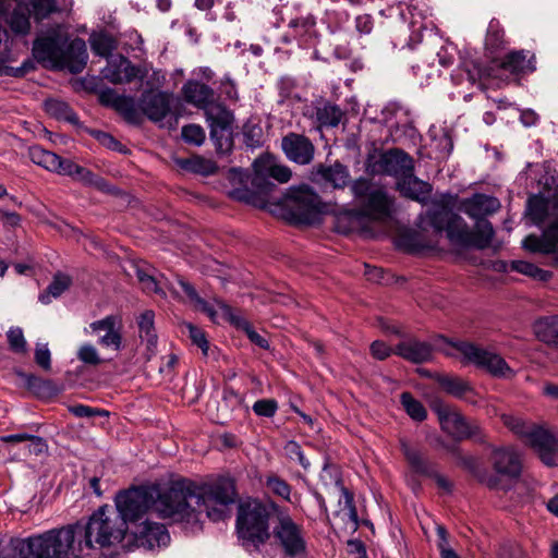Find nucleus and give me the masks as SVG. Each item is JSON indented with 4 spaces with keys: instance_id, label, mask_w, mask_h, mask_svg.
<instances>
[{
    "instance_id": "obj_26",
    "label": "nucleus",
    "mask_w": 558,
    "mask_h": 558,
    "mask_svg": "<svg viewBox=\"0 0 558 558\" xmlns=\"http://www.w3.org/2000/svg\"><path fill=\"white\" fill-rule=\"evenodd\" d=\"M494 470L504 476L519 477L522 470L521 460L514 450L495 448L492 453Z\"/></svg>"
},
{
    "instance_id": "obj_23",
    "label": "nucleus",
    "mask_w": 558,
    "mask_h": 558,
    "mask_svg": "<svg viewBox=\"0 0 558 558\" xmlns=\"http://www.w3.org/2000/svg\"><path fill=\"white\" fill-rule=\"evenodd\" d=\"M397 190L403 197L425 205L429 199L433 186L430 183L415 177L414 172H409L397 181Z\"/></svg>"
},
{
    "instance_id": "obj_58",
    "label": "nucleus",
    "mask_w": 558,
    "mask_h": 558,
    "mask_svg": "<svg viewBox=\"0 0 558 558\" xmlns=\"http://www.w3.org/2000/svg\"><path fill=\"white\" fill-rule=\"evenodd\" d=\"M375 189L373 187V183L371 180L366 178L356 179L352 185L351 191L356 199L361 203L364 201Z\"/></svg>"
},
{
    "instance_id": "obj_46",
    "label": "nucleus",
    "mask_w": 558,
    "mask_h": 558,
    "mask_svg": "<svg viewBox=\"0 0 558 558\" xmlns=\"http://www.w3.org/2000/svg\"><path fill=\"white\" fill-rule=\"evenodd\" d=\"M28 4L36 21L46 20L59 11L57 0H28Z\"/></svg>"
},
{
    "instance_id": "obj_61",
    "label": "nucleus",
    "mask_w": 558,
    "mask_h": 558,
    "mask_svg": "<svg viewBox=\"0 0 558 558\" xmlns=\"http://www.w3.org/2000/svg\"><path fill=\"white\" fill-rule=\"evenodd\" d=\"M35 362L44 371L51 369V353L47 344H37L35 349Z\"/></svg>"
},
{
    "instance_id": "obj_8",
    "label": "nucleus",
    "mask_w": 558,
    "mask_h": 558,
    "mask_svg": "<svg viewBox=\"0 0 558 558\" xmlns=\"http://www.w3.org/2000/svg\"><path fill=\"white\" fill-rule=\"evenodd\" d=\"M275 510L272 531L276 544L287 557H303L307 554L305 532L301 524L291 517L289 509L280 505H271Z\"/></svg>"
},
{
    "instance_id": "obj_36",
    "label": "nucleus",
    "mask_w": 558,
    "mask_h": 558,
    "mask_svg": "<svg viewBox=\"0 0 558 558\" xmlns=\"http://www.w3.org/2000/svg\"><path fill=\"white\" fill-rule=\"evenodd\" d=\"M534 331L541 341L558 347V316L537 320L534 325Z\"/></svg>"
},
{
    "instance_id": "obj_9",
    "label": "nucleus",
    "mask_w": 558,
    "mask_h": 558,
    "mask_svg": "<svg viewBox=\"0 0 558 558\" xmlns=\"http://www.w3.org/2000/svg\"><path fill=\"white\" fill-rule=\"evenodd\" d=\"M177 482H185L189 483V497H186V514L189 518H183V520H173V523H180L183 525L185 530H189L193 533L198 532L203 529L204 519L207 518L214 522H218L225 520L228 515L227 507L228 506H210L214 504L213 501L206 499L204 495H202L201 488L192 481L186 478L177 480Z\"/></svg>"
},
{
    "instance_id": "obj_34",
    "label": "nucleus",
    "mask_w": 558,
    "mask_h": 558,
    "mask_svg": "<svg viewBox=\"0 0 558 558\" xmlns=\"http://www.w3.org/2000/svg\"><path fill=\"white\" fill-rule=\"evenodd\" d=\"M88 41L93 53L107 60L118 47L116 38L107 32H93Z\"/></svg>"
},
{
    "instance_id": "obj_43",
    "label": "nucleus",
    "mask_w": 558,
    "mask_h": 558,
    "mask_svg": "<svg viewBox=\"0 0 558 558\" xmlns=\"http://www.w3.org/2000/svg\"><path fill=\"white\" fill-rule=\"evenodd\" d=\"M511 269L544 282L548 281L553 276L550 271L544 270L536 265L525 260H513L511 263Z\"/></svg>"
},
{
    "instance_id": "obj_55",
    "label": "nucleus",
    "mask_w": 558,
    "mask_h": 558,
    "mask_svg": "<svg viewBox=\"0 0 558 558\" xmlns=\"http://www.w3.org/2000/svg\"><path fill=\"white\" fill-rule=\"evenodd\" d=\"M252 409L258 416L272 417L278 410V402L275 399H259Z\"/></svg>"
},
{
    "instance_id": "obj_4",
    "label": "nucleus",
    "mask_w": 558,
    "mask_h": 558,
    "mask_svg": "<svg viewBox=\"0 0 558 558\" xmlns=\"http://www.w3.org/2000/svg\"><path fill=\"white\" fill-rule=\"evenodd\" d=\"M33 54L38 61H48L54 70H66L78 74L86 68L88 52L81 37L69 40L58 33L37 38L33 44Z\"/></svg>"
},
{
    "instance_id": "obj_32",
    "label": "nucleus",
    "mask_w": 558,
    "mask_h": 558,
    "mask_svg": "<svg viewBox=\"0 0 558 558\" xmlns=\"http://www.w3.org/2000/svg\"><path fill=\"white\" fill-rule=\"evenodd\" d=\"M507 45L505 31L497 19H492L485 37L486 53L494 59L495 54L505 49Z\"/></svg>"
},
{
    "instance_id": "obj_12",
    "label": "nucleus",
    "mask_w": 558,
    "mask_h": 558,
    "mask_svg": "<svg viewBox=\"0 0 558 558\" xmlns=\"http://www.w3.org/2000/svg\"><path fill=\"white\" fill-rule=\"evenodd\" d=\"M209 136L218 154H228L233 147V114L225 106L217 105L207 111Z\"/></svg>"
},
{
    "instance_id": "obj_18",
    "label": "nucleus",
    "mask_w": 558,
    "mask_h": 558,
    "mask_svg": "<svg viewBox=\"0 0 558 558\" xmlns=\"http://www.w3.org/2000/svg\"><path fill=\"white\" fill-rule=\"evenodd\" d=\"M401 450L413 472L435 480L438 487L445 492H452L451 482L439 474L435 465L426 460L418 450L411 448L405 441L401 442Z\"/></svg>"
},
{
    "instance_id": "obj_20",
    "label": "nucleus",
    "mask_w": 558,
    "mask_h": 558,
    "mask_svg": "<svg viewBox=\"0 0 558 558\" xmlns=\"http://www.w3.org/2000/svg\"><path fill=\"white\" fill-rule=\"evenodd\" d=\"M281 147L287 158L298 165H308L314 158L315 147L303 134L288 133L281 140Z\"/></svg>"
},
{
    "instance_id": "obj_57",
    "label": "nucleus",
    "mask_w": 558,
    "mask_h": 558,
    "mask_svg": "<svg viewBox=\"0 0 558 558\" xmlns=\"http://www.w3.org/2000/svg\"><path fill=\"white\" fill-rule=\"evenodd\" d=\"M77 357L87 365L97 366L102 363L96 348L89 343H85L80 348Z\"/></svg>"
},
{
    "instance_id": "obj_22",
    "label": "nucleus",
    "mask_w": 558,
    "mask_h": 558,
    "mask_svg": "<svg viewBox=\"0 0 558 558\" xmlns=\"http://www.w3.org/2000/svg\"><path fill=\"white\" fill-rule=\"evenodd\" d=\"M181 93L183 99L187 104L193 105L198 109L205 110L206 113L208 110L216 107L213 106L215 100V92L205 83L195 80H189L183 84Z\"/></svg>"
},
{
    "instance_id": "obj_11",
    "label": "nucleus",
    "mask_w": 558,
    "mask_h": 558,
    "mask_svg": "<svg viewBox=\"0 0 558 558\" xmlns=\"http://www.w3.org/2000/svg\"><path fill=\"white\" fill-rule=\"evenodd\" d=\"M362 209H350L337 217V229L343 233L355 230L366 218L384 219L391 215L392 201L387 192L375 189L361 203Z\"/></svg>"
},
{
    "instance_id": "obj_16",
    "label": "nucleus",
    "mask_w": 558,
    "mask_h": 558,
    "mask_svg": "<svg viewBox=\"0 0 558 558\" xmlns=\"http://www.w3.org/2000/svg\"><path fill=\"white\" fill-rule=\"evenodd\" d=\"M373 167L375 172L395 177L399 181L409 172H414V160L402 149L392 148L381 154Z\"/></svg>"
},
{
    "instance_id": "obj_52",
    "label": "nucleus",
    "mask_w": 558,
    "mask_h": 558,
    "mask_svg": "<svg viewBox=\"0 0 558 558\" xmlns=\"http://www.w3.org/2000/svg\"><path fill=\"white\" fill-rule=\"evenodd\" d=\"M527 209L531 218L536 225L544 222L547 217V204L542 198L529 199Z\"/></svg>"
},
{
    "instance_id": "obj_30",
    "label": "nucleus",
    "mask_w": 558,
    "mask_h": 558,
    "mask_svg": "<svg viewBox=\"0 0 558 558\" xmlns=\"http://www.w3.org/2000/svg\"><path fill=\"white\" fill-rule=\"evenodd\" d=\"M435 411L438 414V418L442 424V428L446 425H451L453 428V436L456 439H466L469 421L460 413L452 412L447 405L440 404L435 407Z\"/></svg>"
},
{
    "instance_id": "obj_56",
    "label": "nucleus",
    "mask_w": 558,
    "mask_h": 558,
    "mask_svg": "<svg viewBox=\"0 0 558 558\" xmlns=\"http://www.w3.org/2000/svg\"><path fill=\"white\" fill-rule=\"evenodd\" d=\"M244 143L250 147H257L262 144L263 131L256 124L245 123L243 126Z\"/></svg>"
},
{
    "instance_id": "obj_50",
    "label": "nucleus",
    "mask_w": 558,
    "mask_h": 558,
    "mask_svg": "<svg viewBox=\"0 0 558 558\" xmlns=\"http://www.w3.org/2000/svg\"><path fill=\"white\" fill-rule=\"evenodd\" d=\"M182 138L187 144L199 146L205 141V132L202 126L197 124H187L182 128Z\"/></svg>"
},
{
    "instance_id": "obj_37",
    "label": "nucleus",
    "mask_w": 558,
    "mask_h": 558,
    "mask_svg": "<svg viewBox=\"0 0 558 558\" xmlns=\"http://www.w3.org/2000/svg\"><path fill=\"white\" fill-rule=\"evenodd\" d=\"M45 109L49 116L58 120H64L74 125H77L80 122L77 114L65 101L48 99L45 102Z\"/></svg>"
},
{
    "instance_id": "obj_39",
    "label": "nucleus",
    "mask_w": 558,
    "mask_h": 558,
    "mask_svg": "<svg viewBox=\"0 0 558 558\" xmlns=\"http://www.w3.org/2000/svg\"><path fill=\"white\" fill-rule=\"evenodd\" d=\"M71 279L65 275H56L52 281L48 284L47 289L41 292L38 300L43 304H49L51 299L59 298L65 290L69 289Z\"/></svg>"
},
{
    "instance_id": "obj_63",
    "label": "nucleus",
    "mask_w": 558,
    "mask_h": 558,
    "mask_svg": "<svg viewBox=\"0 0 558 558\" xmlns=\"http://www.w3.org/2000/svg\"><path fill=\"white\" fill-rule=\"evenodd\" d=\"M222 401L232 411L239 409L243 403V397L232 387L226 386L222 390Z\"/></svg>"
},
{
    "instance_id": "obj_6",
    "label": "nucleus",
    "mask_w": 558,
    "mask_h": 558,
    "mask_svg": "<svg viewBox=\"0 0 558 558\" xmlns=\"http://www.w3.org/2000/svg\"><path fill=\"white\" fill-rule=\"evenodd\" d=\"M326 204L308 185L290 187L283 198L284 218L293 225H315L326 213Z\"/></svg>"
},
{
    "instance_id": "obj_25",
    "label": "nucleus",
    "mask_w": 558,
    "mask_h": 558,
    "mask_svg": "<svg viewBox=\"0 0 558 558\" xmlns=\"http://www.w3.org/2000/svg\"><path fill=\"white\" fill-rule=\"evenodd\" d=\"M500 68L515 75L531 74L536 71V57L529 50H513L505 56Z\"/></svg>"
},
{
    "instance_id": "obj_15",
    "label": "nucleus",
    "mask_w": 558,
    "mask_h": 558,
    "mask_svg": "<svg viewBox=\"0 0 558 558\" xmlns=\"http://www.w3.org/2000/svg\"><path fill=\"white\" fill-rule=\"evenodd\" d=\"M174 96L170 92L145 89L138 98V107L153 122H160L172 111Z\"/></svg>"
},
{
    "instance_id": "obj_31",
    "label": "nucleus",
    "mask_w": 558,
    "mask_h": 558,
    "mask_svg": "<svg viewBox=\"0 0 558 558\" xmlns=\"http://www.w3.org/2000/svg\"><path fill=\"white\" fill-rule=\"evenodd\" d=\"M73 180L82 183L83 185L93 186L99 192L109 195L117 196L120 194V190L116 185L110 184L105 178L82 166H78Z\"/></svg>"
},
{
    "instance_id": "obj_40",
    "label": "nucleus",
    "mask_w": 558,
    "mask_h": 558,
    "mask_svg": "<svg viewBox=\"0 0 558 558\" xmlns=\"http://www.w3.org/2000/svg\"><path fill=\"white\" fill-rule=\"evenodd\" d=\"M178 283L185 293L186 298L190 300V302L194 303L202 312L206 313L210 318L215 317L216 312L214 307L198 295L196 289L192 283L184 280L182 277H178Z\"/></svg>"
},
{
    "instance_id": "obj_53",
    "label": "nucleus",
    "mask_w": 558,
    "mask_h": 558,
    "mask_svg": "<svg viewBox=\"0 0 558 558\" xmlns=\"http://www.w3.org/2000/svg\"><path fill=\"white\" fill-rule=\"evenodd\" d=\"M541 236L545 243V251H549L550 254L555 253L558 247V219L551 222Z\"/></svg>"
},
{
    "instance_id": "obj_10",
    "label": "nucleus",
    "mask_w": 558,
    "mask_h": 558,
    "mask_svg": "<svg viewBox=\"0 0 558 558\" xmlns=\"http://www.w3.org/2000/svg\"><path fill=\"white\" fill-rule=\"evenodd\" d=\"M437 339L458 350L463 356V362L475 365L493 377L510 378L514 375L506 360L495 352L469 341H454L442 335H438Z\"/></svg>"
},
{
    "instance_id": "obj_19",
    "label": "nucleus",
    "mask_w": 558,
    "mask_h": 558,
    "mask_svg": "<svg viewBox=\"0 0 558 558\" xmlns=\"http://www.w3.org/2000/svg\"><path fill=\"white\" fill-rule=\"evenodd\" d=\"M104 78L118 85L131 83L137 77H143L141 69L134 65L129 58L123 54H116L107 60V65L101 70Z\"/></svg>"
},
{
    "instance_id": "obj_1",
    "label": "nucleus",
    "mask_w": 558,
    "mask_h": 558,
    "mask_svg": "<svg viewBox=\"0 0 558 558\" xmlns=\"http://www.w3.org/2000/svg\"><path fill=\"white\" fill-rule=\"evenodd\" d=\"M434 201L433 206L426 210L425 219L436 233L445 232L448 241L457 247L485 250L489 247L495 230L486 216L499 210L501 204L495 196L474 193L463 198L460 209L470 218L476 220L472 230L466 221L450 207L452 196Z\"/></svg>"
},
{
    "instance_id": "obj_28",
    "label": "nucleus",
    "mask_w": 558,
    "mask_h": 558,
    "mask_svg": "<svg viewBox=\"0 0 558 558\" xmlns=\"http://www.w3.org/2000/svg\"><path fill=\"white\" fill-rule=\"evenodd\" d=\"M216 304L223 312V314L228 317L229 322L235 326L238 329L245 332L248 340L260 349L268 350L269 342L268 340L259 335L251 325V323L244 317L238 316L233 313V310L230 305L225 303L221 300H215Z\"/></svg>"
},
{
    "instance_id": "obj_51",
    "label": "nucleus",
    "mask_w": 558,
    "mask_h": 558,
    "mask_svg": "<svg viewBox=\"0 0 558 558\" xmlns=\"http://www.w3.org/2000/svg\"><path fill=\"white\" fill-rule=\"evenodd\" d=\"M10 349L15 353L26 352V340L20 327H12L7 332Z\"/></svg>"
},
{
    "instance_id": "obj_54",
    "label": "nucleus",
    "mask_w": 558,
    "mask_h": 558,
    "mask_svg": "<svg viewBox=\"0 0 558 558\" xmlns=\"http://www.w3.org/2000/svg\"><path fill=\"white\" fill-rule=\"evenodd\" d=\"M136 277L140 281V283L143 286V290L148 293H156L160 295H165V292L159 287L158 281L156 278L149 274H147L145 270L137 268L136 270Z\"/></svg>"
},
{
    "instance_id": "obj_21",
    "label": "nucleus",
    "mask_w": 558,
    "mask_h": 558,
    "mask_svg": "<svg viewBox=\"0 0 558 558\" xmlns=\"http://www.w3.org/2000/svg\"><path fill=\"white\" fill-rule=\"evenodd\" d=\"M94 332L105 331L99 336L98 343L104 348H111L119 351L122 348V323L116 315H108L102 319L95 320L89 325Z\"/></svg>"
},
{
    "instance_id": "obj_60",
    "label": "nucleus",
    "mask_w": 558,
    "mask_h": 558,
    "mask_svg": "<svg viewBox=\"0 0 558 558\" xmlns=\"http://www.w3.org/2000/svg\"><path fill=\"white\" fill-rule=\"evenodd\" d=\"M186 328L189 330L190 338L192 342L197 345L199 349H202L204 354H207L209 343L206 338L205 332L199 329L198 327L194 326L193 324H186Z\"/></svg>"
},
{
    "instance_id": "obj_49",
    "label": "nucleus",
    "mask_w": 558,
    "mask_h": 558,
    "mask_svg": "<svg viewBox=\"0 0 558 558\" xmlns=\"http://www.w3.org/2000/svg\"><path fill=\"white\" fill-rule=\"evenodd\" d=\"M90 135L96 138L104 147L110 150L119 151L122 154L129 153V149L110 133L100 130H94L90 132Z\"/></svg>"
},
{
    "instance_id": "obj_42",
    "label": "nucleus",
    "mask_w": 558,
    "mask_h": 558,
    "mask_svg": "<svg viewBox=\"0 0 558 558\" xmlns=\"http://www.w3.org/2000/svg\"><path fill=\"white\" fill-rule=\"evenodd\" d=\"M154 318V312L147 310L140 315L137 322L141 338L145 339L149 345H156L157 343Z\"/></svg>"
},
{
    "instance_id": "obj_44",
    "label": "nucleus",
    "mask_w": 558,
    "mask_h": 558,
    "mask_svg": "<svg viewBox=\"0 0 558 558\" xmlns=\"http://www.w3.org/2000/svg\"><path fill=\"white\" fill-rule=\"evenodd\" d=\"M114 110L119 112L128 123L138 124L141 122V114L131 96L122 95Z\"/></svg>"
},
{
    "instance_id": "obj_64",
    "label": "nucleus",
    "mask_w": 558,
    "mask_h": 558,
    "mask_svg": "<svg viewBox=\"0 0 558 558\" xmlns=\"http://www.w3.org/2000/svg\"><path fill=\"white\" fill-rule=\"evenodd\" d=\"M522 246L532 253L550 254L549 251H545V243L542 236L535 234H529L523 241Z\"/></svg>"
},
{
    "instance_id": "obj_3",
    "label": "nucleus",
    "mask_w": 558,
    "mask_h": 558,
    "mask_svg": "<svg viewBox=\"0 0 558 558\" xmlns=\"http://www.w3.org/2000/svg\"><path fill=\"white\" fill-rule=\"evenodd\" d=\"M0 558H80L73 531L57 527L25 538L13 537L0 549Z\"/></svg>"
},
{
    "instance_id": "obj_5",
    "label": "nucleus",
    "mask_w": 558,
    "mask_h": 558,
    "mask_svg": "<svg viewBox=\"0 0 558 558\" xmlns=\"http://www.w3.org/2000/svg\"><path fill=\"white\" fill-rule=\"evenodd\" d=\"M271 505H278L269 499L263 502L250 499L239 505L236 515V532L243 545H252L256 549L267 543L271 537L269 530L270 515L275 517Z\"/></svg>"
},
{
    "instance_id": "obj_29",
    "label": "nucleus",
    "mask_w": 558,
    "mask_h": 558,
    "mask_svg": "<svg viewBox=\"0 0 558 558\" xmlns=\"http://www.w3.org/2000/svg\"><path fill=\"white\" fill-rule=\"evenodd\" d=\"M314 180L330 184L333 189H343L349 182V170L340 162L331 166L319 165L313 172Z\"/></svg>"
},
{
    "instance_id": "obj_41",
    "label": "nucleus",
    "mask_w": 558,
    "mask_h": 558,
    "mask_svg": "<svg viewBox=\"0 0 558 558\" xmlns=\"http://www.w3.org/2000/svg\"><path fill=\"white\" fill-rule=\"evenodd\" d=\"M400 402L407 414L414 421L422 422L427 417V412L422 402L416 400L411 392H402Z\"/></svg>"
},
{
    "instance_id": "obj_27",
    "label": "nucleus",
    "mask_w": 558,
    "mask_h": 558,
    "mask_svg": "<svg viewBox=\"0 0 558 558\" xmlns=\"http://www.w3.org/2000/svg\"><path fill=\"white\" fill-rule=\"evenodd\" d=\"M393 353L411 363L422 364L432 360L433 345L425 341L410 339L398 343Z\"/></svg>"
},
{
    "instance_id": "obj_48",
    "label": "nucleus",
    "mask_w": 558,
    "mask_h": 558,
    "mask_svg": "<svg viewBox=\"0 0 558 558\" xmlns=\"http://www.w3.org/2000/svg\"><path fill=\"white\" fill-rule=\"evenodd\" d=\"M439 384L446 392L457 398L463 397L468 391L471 390V387L468 383L457 377H442L439 379Z\"/></svg>"
},
{
    "instance_id": "obj_62",
    "label": "nucleus",
    "mask_w": 558,
    "mask_h": 558,
    "mask_svg": "<svg viewBox=\"0 0 558 558\" xmlns=\"http://www.w3.org/2000/svg\"><path fill=\"white\" fill-rule=\"evenodd\" d=\"M25 442H27L26 449L29 454L40 456L48 450L47 441L40 436L28 434Z\"/></svg>"
},
{
    "instance_id": "obj_14",
    "label": "nucleus",
    "mask_w": 558,
    "mask_h": 558,
    "mask_svg": "<svg viewBox=\"0 0 558 558\" xmlns=\"http://www.w3.org/2000/svg\"><path fill=\"white\" fill-rule=\"evenodd\" d=\"M284 43L296 41L301 48H314L320 40L316 17L312 13L295 16L288 22Z\"/></svg>"
},
{
    "instance_id": "obj_45",
    "label": "nucleus",
    "mask_w": 558,
    "mask_h": 558,
    "mask_svg": "<svg viewBox=\"0 0 558 558\" xmlns=\"http://www.w3.org/2000/svg\"><path fill=\"white\" fill-rule=\"evenodd\" d=\"M265 486L274 495L282 498L286 501H291V485L277 474L271 473L267 475L265 478Z\"/></svg>"
},
{
    "instance_id": "obj_47",
    "label": "nucleus",
    "mask_w": 558,
    "mask_h": 558,
    "mask_svg": "<svg viewBox=\"0 0 558 558\" xmlns=\"http://www.w3.org/2000/svg\"><path fill=\"white\" fill-rule=\"evenodd\" d=\"M29 156L34 163L45 168L48 171H53L58 155L53 151L46 150L40 146H33L29 149Z\"/></svg>"
},
{
    "instance_id": "obj_59",
    "label": "nucleus",
    "mask_w": 558,
    "mask_h": 558,
    "mask_svg": "<svg viewBox=\"0 0 558 558\" xmlns=\"http://www.w3.org/2000/svg\"><path fill=\"white\" fill-rule=\"evenodd\" d=\"M284 451L288 458L296 460L305 470L311 465L310 461L305 458L302 447L294 440H290L284 446Z\"/></svg>"
},
{
    "instance_id": "obj_33",
    "label": "nucleus",
    "mask_w": 558,
    "mask_h": 558,
    "mask_svg": "<svg viewBox=\"0 0 558 558\" xmlns=\"http://www.w3.org/2000/svg\"><path fill=\"white\" fill-rule=\"evenodd\" d=\"M175 165L181 170L201 175H210L217 171V166L214 161L198 155L190 158H177Z\"/></svg>"
},
{
    "instance_id": "obj_35",
    "label": "nucleus",
    "mask_w": 558,
    "mask_h": 558,
    "mask_svg": "<svg viewBox=\"0 0 558 558\" xmlns=\"http://www.w3.org/2000/svg\"><path fill=\"white\" fill-rule=\"evenodd\" d=\"M344 113L341 108L329 101L317 107L315 111V118L319 126L322 128H336L339 125Z\"/></svg>"
},
{
    "instance_id": "obj_38",
    "label": "nucleus",
    "mask_w": 558,
    "mask_h": 558,
    "mask_svg": "<svg viewBox=\"0 0 558 558\" xmlns=\"http://www.w3.org/2000/svg\"><path fill=\"white\" fill-rule=\"evenodd\" d=\"M16 375L23 380L25 387L33 392L36 397H46L51 393L52 384L50 380H45L35 374L16 371Z\"/></svg>"
},
{
    "instance_id": "obj_13",
    "label": "nucleus",
    "mask_w": 558,
    "mask_h": 558,
    "mask_svg": "<svg viewBox=\"0 0 558 558\" xmlns=\"http://www.w3.org/2000/svg\"><path fill=\"white\" fill-rule=\"evenodd\" d=\"M170 542V535L166 526L161 523L145 521L136 532L125 533V541L119 542L126 551L134 548L144 547L151 549L154 547L167 546Z\"/></svg>"
},
{
    "instance_id": "obj_24",
    "label": "nucleus",
    "mask_w": 558,
    "mask_h": 558,
    "mask_svg": "<svg viewBox=\"0 0 558 558\" xmlns=\"http://www.w3.org/2000/svg\"><path fill=\"white\" fill-rule=\"evenodd\" d=\"M201 490L202 495H204L206 499L219 506H229L234 504L238 496L235 481L227 476L217 478L214 483L206 486L205 489Z\"/></svg>"
},
{
    "instance_id": "obj_7",
    "label": "nucleus",
    "mask_w": 558,
    "mask_h": 558,
    "mask_svg": "<svg viewBox=\"0 0 558 558\" xmlns=\"http://www.w3.org/2000/svg\"><path fill=\"white\" fill-rule=\"evenodd\" d=\"M504 422L537 453L545 465H558V439L549 430L513 416H506Z\"/></svg>"
},
{
    "instance_id": "obj_17",
    "label": "nucleus",
    "mask_w": 558,
    "mask_h": 558,
    "mask_svg": "<svg viewBox=\"0 0 558 558\" xmlns=\"http://www.w3.org/2000/svg\"><path fill=\"white\" fill-rule=\"evenodd\" d=\"M320 480L325 485L333 483L339 488L343 497V508L340 510V512L347 517L348 521L351 523L352 530L356 531L360 523L357 510L354 504V497L353 494L343 485L339 469L336 465L326 462L320 473Z\"/></svg>"
},
{
    "instance_id": "obj_2",
    "label": "nucleus",
    "mask_w": 558,
    "mask_h": 558,
    "mask_svg": "<svg viewBox=\"0 0 558 558\" xmlns=\"http://www.w3.org/2000/svg\"><path fill=\"white\" fill-rule=\"evenodd\" d=\"M253 167L252 178L246 171L230 169L229 179L232 183H239V186L230 191V196L258 208H265L268 204H279L280 198L272 195L277 185L270 179L286 183L291 178V170L281 165H265L259 159L254 161Z\"/></svg>"
}]
</instances>
